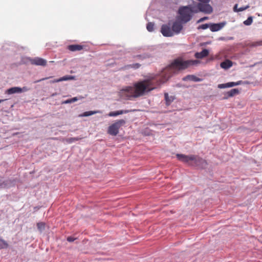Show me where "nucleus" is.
<instances>
[{
    "mask_svg": "<svg viewBox=\"0 0 262 262\" xmlns=\"http://www.w3.org/2000/svg\"><path fill=\"white\" fill-rule=\"evenodd\" d=\"M100 113V111H87L84 112L83 114L79 115L80 117H88L94 114H96L97 113Z\"/></svg>",
    "mask_w": 262,
    "mask_h": 262,
    "instance_id": "20",
    "label": "nucleus"
},
{
    "mask_svg": "<svg viewBox=\"0 0 262 262\" xmlns=\"http://www.w3.org/2000/svg\"><path fill=\"white\" fill-rule=\"evenodd\" d=\"M244 82L242 81V80H239V81H238L236 82V85H240V84H242L243 83H244Z\"/></svg>",
    "mask_w": 262,
    "mask_h": 262,
    "instance_id": "39",
    "label": "nucleus"
},
{
    "mask_svg": "<svg viewBox=\"0 0 262 262\" xmlns=\"http://www.w3.org/2000/svg\"><path fill=\"white\" fill-rule=\"evenodd\" d=\"M8 247V243L4 239H0V250L4 248H6Z\"/></svg>",
    "mask_w": 262,
    "mask_h": 262,
    "instance_id": "26",
    "label": "nucleus"
},
{
    "mask_svg": "<svg viewBox=\"0 0 262 262\" xmlns=\"http://www.w3.org/2000/svg\"><path fill=\"white\" fill-rule=\"evenodd\" d=\"M46 78H43L42 79H41V80H38L37 82H39L42 80H44V79H46Z\"/></svg>",
    "mask_w": 262,
    "mask_h": 262,
    "instance_id": "42",
    "label": "nucleus"
},
{
    "mask_svg": "<svg viewBox=\"0 0 262 262\" xmlns=\"http://www.w3.org/2000/svg\"><path fill=\"white\" fill-rule=\"evenodd\" d=\"M193 10L191 7L189 6H185L180 8L179 13L180 14V18L183 23H186L190 20L192 17Z\"/></svg>",
    "mask_w": 262,
    "mask_h": 262,
    "instance_id": "3",
    "label": "nucleus"
},
{
    "mask_svg": "<svg viewBox=\"0 0 262 262\" xmlns=\"http://www.w3.org/2000/svg\"><path fill=\"white\" fill-rule=\"evenodd\" d=\"M72 103L71 99H67L62 102V104H68Z\"/></svg>",
    "mask_w": 262,
    "mask_h": 262,
    "instance_id": "33",
    "label": "nucleus"
},
{
    "mask_svg": "<svg viewBox=\"0 0 262 262\" xmlns=\"http://www.w3.org/2000/svg\"><path fill=\"white\" fill-rule=\"evenodd\" d=\"M76 80V77L72 75H66L59 78V80L61 81Z\"/></svg>",
    "mask_w": 262,
    "mask_h": 262,
    "instance_id": "22",
    "label": "nucleus"
},
{
    "mask_svg": "<svg viewBox=\"0 0 262 262\" xmlns=\"http://www.w3.org/2000/svg\"><path fill=\"white\" fill-rule=\"evenodd\" d=\"M75 239H76V238H74V237H72V236H69V237H68V238H67V241H68L69 242H74Z\"/></svg>",
    "mask_w": 262,
    "mask_h": 262,
    "instance_id": "32",
    "label": "nucleus"
},
{
    "mask_svg": "<svg viewBox=\"0 0 262 262\" xmlns=\"http://www.w3.org/2000/svg\"><path fill=\"white\" fill-rule=\"evenodd\" d=\"M239 90L237 89H231L230 91L226 93L224 99H228V98L233 97L235 95L239 94Z\"/></svg>",
    "mask_w": 262,
    "mask_h": 262,
    "instance_id": "13",
    "label": "nucleus"
},
{
    "mask_svg": "<svg viewBox=\"0 0 262 262\" xmlns=\"http://www.w3.org/2000/svg\"><path fill=\"white\" fill-rule=\"evenodd\" d=\"M252 21L253 17L252 16H249L243 22V24L246 26H249L252 23Z\"/></svg>",
    "mask_w": 262,
    "mask_h": 262,
    "instance_id": "27",
    "label": "nucleus"
},
{
    "mask_svg": "<svg viewBox=\"0 0 262 262\" xmlns=\"http://www.w3.org/2000/svg\"><path fill=\"white\" fill-rule=\"evenodd\" d=\"M197 7L199 11L206 14H210L213 12L212 7L208 3H198Z\"/></svg>",
    "mask_w": 262,
    "mask_h": 262,
    "instance_id": "5",
    "label": "nucleus"
},
{
    "mask_svg": "<svg viewBox=\"0 0 262 262\" xmlns=\"http://www.w3.org/2000/svg\"><path fill=\"white\" fill-rule=\"evenodd\" d=\"M155 25L153 23L149 22L146 25V29L149 32H152L154 30Z\"/></svg>",
    "mask_w": 262,
    "mask_h": 262,
    "instance_id": "25",
    "label": "nucleus"
},
{
    "mask_svg": "<svg viewBox=\"0 0 262 262\" xmlns=\"http://www.w3.org/2000/svg\"><path fill=\"white\" fill-rule=\"evenodd\" d=\"M217 88L219 89H225L227 88H231L230 82L226 83H223V84H219L217 85Z\"/></svg>",
    "mask_w": 262,
    "mask_h": 262,
    "instance_id": "28",
    "label": "nucleus"
},
{
    "mask_svg": "<svg viewBox=\"0 0 262 262\" xmlns=\"http://www.w3.org/2000/svg\"><path fill=\"white\" fill-rule=\"evenodd\" d=\"M208 17H207V16H205L204 17H202V18H201L200 19H199L198 21H197V23H200L201 22H202L205 20H207L208 19Z\"/></svg>",
    "mask_w": 262,
    "mask_h": 262,
    "instance_id": "31",
    "label": "nucleus"
},
{
    "mask_svg": "<svg viewBox=\"0 0 262 262\" xmlns=\"http://www.w3.org/2000/svg\"><path fill=\"white\" fill-rule=\"evenodd\" d=\"M6 100V99H0V103Z\"/></svg>",
    "mask_w": 262,
    "mask_h": 262,
    "instance_id": "41",
    "label": "nucleus"
},
{
    "mask_svg": "<svg viewBox=\"0 0 262 262\" xmlns=\"http://www.w3.org/2000/svg\"><path fill=\"white\" fill-rule=\"evenodd\" d=\"M230 84L231 87L236 86V82H230Z\"/></svg>",
    "mask_w": 262,
    "mask_h": 262,
    "instance_id": "36",
    "label": "nucleus"
},
{
    "mask_svg": "<svg viewBox=\"0 0 262 262\" xmlns=\"http://www.w3.org/2000/svg\"><path fill=\"white\" fill-rule=\"evenodd\" d=\"M237 6L238 5L237 4H235L233 7V10L235 12H238V9H237Z\"/></svg>",
    "mask_w": 262,
    "mask_h": 262,
    "instance_id": "37",
    "label": "nucleus"
},
{
    "mask_svg": "<svg viewBox=\"0 0 262 262\" xmlns=\"http://www.w3.org/2000/svg\"><path fill=\"white\" fill-rule=\"evenodd\" d=\"M176 157L179 160L190 166L197 167L199 168L203 169L205 168L207 165L205 160L196 155H186L177 154Z\"/></svg>",
    "mask_w": 262,
    "mask_h": 262,
    "instance_id": "2",
    "label": "nucleus"
},
{
    "mask_svg": "<svg viewBox=\"0 0 262 262\" xmlns=\"http://www.w3.org/2000/svg\"><path fill=\"white\" fill-rule=\"evenodd\" d=\"M129 112L128 110H119L115 112H111L108 114V116L110 117H116L117 116L122 115L123 114H126Z\"/></svg>",
    "mask_w": 262,
    "mask_h": 262,
    "instance_id": "16",
    "label": "nucleus"
},
{
    "mask_svg": "<svg viewBox=\"0 0 262 262\" xmlns=\"http://www.w3.org/2000/svg\"><path fill=\"white\" fill-rule=\"evenodd\" d=\"M164 99L166 102V105L168 106L170 105L172 102L174 100V97L172 96H169L167 93L164 94Z\"/></svg>",
    "mask_w": 262,
    "mask_h": 262,
    "instance_id": "17",
    "label": "nucleus"
},
{
    "mask_svg": "<svg viewBox=\"0 0 262 262\" xmlns=\"http://www.w3.org/2000/svg\"><path fill=\"white\" fill-rule=\"evenodd\" d=\"M61 82V80H59V78L54 79V80L51 81L52 83H55V82Z\"/></svg>",
    "mask_w": 262,
    "mask_h": 262,
    "instance_id": "38",
    "label": "nucleus"
},
{
    "mask_svg": "<svg viewBox=\"0 0 262 262\" xmlns=\"http://www.w3.org/2000/svg\"><path fill=\"white\" fill-rule=\"evenodd\" d=\"M200 2L199 3H209L210 0H198Z\"/></svg>",
    "mask_w": 262,
    "mask_h": 262,
    "instance_id": "34",
    "label": "nucleus"
},
{
    "mask_svg": "<svg viewBox=\"0 0 262 262\" xmlns=\"http://www.w3.org/2000/svg\"><path fill=\"white\" fill-rule=\"evenodd\" d=\"M226 25V21L214 24L210 23V30L212 32H216L221 30Z\"/></svg>",
    "mask_w": 262,
    "mask_h": 262,
    "instance_id": "10",
    "label": "nucleus"
},
{
    "mask_svg": "<svg viewBox=\"0 0 262 262\" xmlns=\"http://www.w3.org/2000/svg\"><path fill=\"white\" fill-rule=\"evenodd\" d=\"M83 137H73V138H67L66 139V141L69 143V144H71V143H72L73 142H75L76 141H79L82 139H83Z\"/></svg>",
    "mask_w": 262,
    "mask_h": 262,
    "instance_id": "21",
    "label": "nucleus"
},
{
    "mask_svg": "<svg viewBox=\"0 0 262 262\" xmlns=\"http://www.w3.org/2000/svg\"><path fill=\"white\" fill-rule=\"evenodd\" d=\"M71 100L72 101V103H73V102L77 101L78 100V98L75 97H73V98H71Z\"/></svg>",
    "mask_w": 262,
    "mask_h": 262,
    "instance_id": "40",
    "label": "nucleus"
},
{
    "mask_svg": "<svg viewBox=\"0 0 262 262\" xmlns=\"http://www.w3.org/2000/svg\"><path fill=\"white\" fill-rule=\"evenodd\" d=\"M46 225L43 222L38 223L37 224V229L40 232H42L45 229Z\"/></svg>",
    "mask_w": 262,
    "mask_h": 262,
    "instance_id": "24",
    "label": "nucleus"
},
{
    "mask_svg": "<svg viewBox=\"0 0 262 262\" xmlns=\"http://www.w3.org/2000/svg\"><path fill=\"white\" fill-rule=\"evenodd\" d=\"M248 7V6H247L246 7H241L239 9H238L237 11H238V12L243 11L246 10Z\"/></svg>",
    "mask_w": 262,
    "mask_h": 262,
    "instance_id": "35",
    "label": "nucleus"
},
{
    "mask_svg": "<svg viewBox=\"0 0 262 262\" xmlns=\"http://www.w3.org/2000/svg\"><path fill=\"white\" fill-rule=\"evenodd\" d=\"M173 34H179L183 28L182 22L178 20L174 21L171 26Z\"/></svg>",
    "mask_w": 262,
    "mask_h": 262,
    "instance_id": "7",
    "label": "nucleus"
},
{
    "mask_svg": "<svg viewBox=\"0 0 262 262\" xmlns=\"http://www.w3.org/2000/svg\"><path fill=\"white\" fill-rule=\"evenodd\" d=\"M183 81H192L195 82H200L202 81V79L200 78L193 75H188L183 78Z\"/></svg>",
    "mask_w": 262,
    "mask_h": 262,
    "instance_id": "11",
    "label": "nucleus"
},
{
    "mask_svg": "<svg viewBox=\"0 0 262 262\" xmlns=\"http://www.w3.org/2000/svg\"><path fill=\"white\" fill-rule=\"evenodd\" d=\"M150 57H151V55L150 54H147V53H144L143 54H140V55H136V56L133 57L137 58L139 60H144L146 58H149Z\"/></svg>",
    "mask_w": 262,
    "mask_h": 262,
    "instance_id": "19",
    "label": "nucleus"
},
{
    "mask_svg": "<svg viewBox=\"0 0 262 262\" xmlns=\"http://www.w3.org/2000/svg\"><path fill=\"white\" fill-rule=\"evenodd\" d=\"M29 61L32 64L36 65V66H46L47 64L46 60L40 58V57H35L34 58H28Z\"/></svg>",
    "mask_w": 262,
    "mask_h": 262,
    "instance_id": "9",
    "label": "nucleus"
},
{
    "mask_svg": "<svg viewBox=\"0 0 262 262\" xmlns=\"http://www.w3.org/2000/svg\"><path fill=\"white\" fill-rule=\"evenodd\" d=\"M83 46L80 45H71L68 47V49L72 52L80 51L83 49Z\"/></svg>",
    "mask_w": 262,
    "mask_h": 262,
    "instance_id": "14",
    "label": "nucleus"
},
{
    "mask_svg": "<svg viewBox=\"0 0 262 262\" xmlns=\"http://www.w3.org/2000/svg\"><path fill=\"white\" fill-rule=\"evenodd\" d=\"M141 67V64L138 63L128 64L125 67V69H129L132 68L134 69H139Z\"/></svg>",
    "mask_w": 262,
    "mask_h": 262,
    "instance_id": "23",
    "label": "nucleus"
},
{
    "mask_svg": "<svg viewBox=\"0 0 262 262\" xmlns=\"http://www.w3.org/2000/svg\"><path fill=\"white\" fill-rule=\"evenodd\" d=\"M28 90V89L26 87H23V88L19 87H12L9 89H7L5 93L8 95H12L14 94H19L23 92H26Z\"/></svg>",
    "mask_w": 262,
    "mask_h": 262,
    "instance_id": "8",
    "label": "nucleus"
},
{
    "mask_svg": "<svg viewBox=\"0 0 262 262\" xmlns=\"http://www.w3.org/2000/svg\"><path fill=\"white\" fill-rule=\"evenodd\" d=\"M261 46H262V40L253 42L251 43V44L250 45V46L251 47H255Z\"/></svg>",
    "mask_w": 262,
    "mask_h": 262,
    "instance_id": "30",
    "label": "nucleus"
},
{
    "mask_svg": "<svg viewBox=\"0 0 262 262\" xmlns=\"http://www.w3.org/2000/svg\"><path fill=\"white\" fill-rule=\"evenodd\" d=\"M222 68L227 70L232 66V62L230 60H226L220 64Z\"/></svg>",
    "mask_w": 262,
    "mask_h": 262,
    "instance_id": "15",
    "label": "nucleus"
},
{
    "mask_svg": "<svg viewBox=\"0 0 262 262\" xmlns=\"http://www.w3.org/2000/svg\"><path fill=\"white\" fill-rule=\"evenodd\" d=\"M209 54V51L206 49H203L200 52H196L195 53V57L198 59H202L206 56H207Z\"/></svg>",
    "mask_w": 262,
    "mask_h": 262,
    "instance_id": "12",
    "label": "nucleus"
},
{
    "mask_svg": "<svg viewBox=\"0 0 262 262\" xmlns=\"http://www.w3.org/2000/svg\"><path fill=\"white\" fill-rule=\"evenodd\" d=\"M125 123V120L120 119L110 125L108 128V133L112 136H116L119 133V129L121 126Z\"/></svg>",
    "mask_w": 262,
    "mask_h": 262,
    "instance_id": "4",
    "label": "nucleus"
},
{
    "mask_svg": "<svg viewBox=\"0 0 262 262\" xmlns=\"http://www.w3.org/2000/svg\"><path fill=\"white\" fill-rule=\"evenodd\" d=\"M13 182L10 180H7L2 182H0V186L3 188L9 187L12 184Z\"/></svg>",
    "mask_w": 262,
    "mask_h": 262,
    "instance_id": "18",
    "label": "nucleus"
},
{
    "mask_svg": "<svg viewBox=\"0 0 262 262\" xmlns=\"http://www.w3.org/2000/svg\"><path fill=\"white\" fill-rule=\"evenodd\" d=\"M210 23H209V24H203V25H201L199 26L198 27V30H200V29L205 30V29H206L207 28H209L210 29Z\"/></svg>",
    "mask_w": 262,
    "mask_h": 262,
    "instance_id": "29",
    "label": "nucleus"
},
{
    "mask_svg": "<svg viewBox=\"0 0 262 262\" xmlns=\"http://www.w3.org/2000/svg\"><path fill=\"white\" fill-rule=\"evenodd\" d=\"M199 62L197 60H184L178 58L159 74L147 76L145 79L135 83L133 86L126 87L124 90L134 98L143 96L166 82L176 71L186 69Z\"/></svg>",
    "mask_w": 262,
    "mask_h": 262,
    "instance_id": "1",
    "label": "nucleus"
},
{
    "mask_svg": "<svg viewBox=\"0 0 262 262\" xmlns=\"http://www.w3.org/2000/svg\"><path fill=\"white\" fill-rule=\"evenodd\" d=\"M161 32L165 37H172L174 35L172 28L169 24L162 25L161 28Z\"/></svg>",
    "mask_w": 262,
    "mask_h": 262,
    "instance_id": "6",
    "label": "nucleus"
}]
</instances>
